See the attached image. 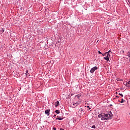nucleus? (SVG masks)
<instances>
[{
	"label": "nucleus",
	"instance_id": "1",
	"mask_svg": "<svg viewBox=\"0 0 130 130\" xmlns=\"http://www.w3.org/2000/svg\"><path fill=\"white\" fill-rule=\"evenodd\" d=\"M99 118H101L102 120H108L109 118L111 119L113 117L112 112H109V114L102 113L98 115Z\"/></svg>",
	"mask_w": 130,
	"mask_h": 130
},
{
	"label": "nucleus",
	"instance_id": "2",
	"mask_svg": "<svg viewBox=\"0 0 130 130\" xmlns=\"http://www.w3.org/2000/svg\"><path fill=\"white\" fill-rule=\"evenodd\" d=\"M78 114L79 116H83V115H84V114H85V113L83 111V108H80V109H78Z\"/></svg>",
	"mask_w": 130,
	"mask_h": 130
},
{
	"label": "nucleus",
	"instance_id": "3",
	"mask_svg": "<svg viewBox=\"0 0 130 130\" xmlns=\"http://www.w3.org/2000/svg\"><path fill=\"white\" fill-rule=\"evenodd\" d=\"M105 54H107V55L106 57H104V59L107 61H109V57L110 56V54L108 52H106Z\"/></svg>",
	"mask_w": 130,
	"mask_h": 130
},
{
	"label": "nucleus",
	"instance_id": "4",
	"mask_svg": "<svg viewBox=\"0 0 130 130\" xmlns=\"http://www.w3.org/2000/svg\"><path fill=\"white\" fill-rule=\"evenodd\" d=\"M96 70H98V67L95 66L91 69V70L90 71V73L91 74H93L94 73V72H95V71H96Z\"/></svg>",
	"mask_w": 130,
	"mask_h": 130
},
{
	"label": "nucleus",
	"instance_id": "5",
	"mask_svg": "<svg viewBox=\"0 0 130 130\" xmlns=\"http://www.w3.org/2000/svg\"><path fill=\"white\" fill-rule=\"evenodd\" d=\"M79 105V102H77L76 103H74L72 104V106L73 107V108H75V107H77Z\"/></svg>",
	"mask_w": 130,
	"mask_h": 130
},
{
	"label": "nucleus",
	"instance_id": "6",
	"mask_svg": "<svg viewBox=\"0 0 130 130\" xmlns=\"http://www.w3.org/2000/svg\"><path fill=\"white\" fill-rule=\"evenodd\" d=\"M49 112H50V109H48V110H46V111H45V114H47V115L48 116H49V115L50 114V113Z\"/></svg>",
	"mask_w": 130,
	"mask_h": 130
},
{
	"label": "nucleus",
	"instance_id": "7",
	"mask_svg": "<svg viewBox=\"0 0 130 130\" xmlns=\"http://www.w3.org/2000/svg\"><path fill=\"white\" fill-rule=\"evenodd\" d=\"M126 86L127 88H130V81H129L128 82H126Z\"/></svg>",
	"mask_w": 130,
	"mask_h": 130
},
{
	"label": "nucleus",
	"instance_id": "8",
	"mask_svg": "<svg viewBox=\"0 0 130 130\" xmlns=\"http://www.w3.org/2000/svg\"><path fill=\"white\" fill-rule=\"evenodd\" d=\"M81 98V94H77L75 95V98H78V99H80Z\"/></svg>",
	"mask_w": 130,
	"mask_h": 130
},
{
	"label": "nucleus",
	"instance_id": "9",
	"mask_svg": "<svg viewBox=\"0 0 130 130\" xmlns=\"http://www.w3.org/2000/svg\"><path fill=\"white\" fill-rule=\"evenodd\" d=\"M58 105H59V102L57 101V102L55 103V106L57 107V106H58Z\"/></svg>",
	"mask_w": 130,
	"mask_h": 130
},
{
	"label": "nucleus",
	"instance_id": "10",
	"mask_svg": "<svg viewBox=\"0 0 130 130\" xmlns=\"http://www.w3.org/2000/svg\"><path fill=\"white\" fill-rule=\"evenodd\" d=\"M56 119H58V120H62V119H63V118H62V117H59L58 118H56Z\"/></svg>",
	"mask_w": 130,
	"mask_h": 130
},
{
	"label": "nucleus",
	"instance_id": "11",
	"mask_svg": "<svg viewBox=\"0 0 130 130\" xmlns=\"http://www.w3.org/2000/svg\"><path fill=\"white\" fill-rule=\"evenodd\" d=\"M25 75H26V77H29L30 76V75H29V73H28V71H26Z\"/></svg>",
	"mask_w": 130,
	"mask_h": 130
},
{
	"label": "nucleus",
	"instance_id": "12",
	"mask_svg": "<svg viewBox=\"0 0 130 130\" xmlns=\"http://www.w3.org/2000/svg\"><path fill=\"white\" fill-rule=\"evenodd\" d=\"M60 113V112H59V110H56L55 111V113H56L57 114H59V113Z\"/></svg>",
	"mask_w": 130,
	"mask_h": 130
},
{
	"label": "nucleus",
	"instance_id": "13",
	"mask_svg": "<svg viewBox=\"0 0 130 130\" xmlns=\"http://www.w3.org/2000/svg\"><path fill=\"white\" fill-rule=\"evenodd\" d=\"M2 29L1 30V33H4L5 32V28H1Z\"/></svg>",
	"mask_w": 130,
	"mask_h": 130
},
{
	"label": "nucleus",
	"instance_id": "14",
	"mask_svg": "<svg viewBox=\"0 0 130 130\" xmlns=\"http://www.w3.org/2000/svg\"><path fill=\"white\" fill-rule=\"evenodd\" d=\"M127 55L128 57H130V52L128 51L127 53Z\"/></svg>",
	"mask_w": 130,
	"mask_h": 130
},
{
	"label": "nucleus",
	"instance_id": "15",
	"mask_svg": "<svg viewBox=\"0 0 130 130\" xmlns=\"http://www.w3.org/2000/svg\"><path fill=\"white\" fill-rule=\"evenodd\" d=\"M123 102H124V100H123V99H122L121 101H120V103H123Z\"/></svg>",
	"mask_w": 130,
	"mask_h": 130
},
{
	"label": "nucleus",
	"instance_id": "16",
	"mask_svg": "<svg viewBox=\"0 0 130 130\" xmlns=\"http://www.w3.org/2000/svg\"><path fill=\"white\" fill-rule=\"evenodd\" d=\"M119 95H120L121 97H123V94H122V93H119Z\"/></svg>",
	"mask_w": 130,
	"mask_h": 130
},
{
	"label": "nucleus",
	"instance_id": "17",
	"mask_svg": "<svg viewBox=\"0 0 130 130\" xmlns=\"http://www.w3.org/2000/svg\"><path fill=\"white\" fill-rule=\"evenodd\" d=\"M91 127H92V128H96V126L92 125Z\"/></svg>",
	"mask_w": 130,
	"mask_h": 130
},
{
	"label": "nucleus",
	"instance_id": "18",
	"mask_svg": "<svg viewBox=\"0 0 130 130\" xmlns=\"http://www.w3.org/2000/svg\"><path fill=\"white\" fill-rule=\"evenodd\" d=\"M99 54H102V53L100 51H98Z\"/></svg>",
	"mask_w": 130,
	"mask_h": 130
},
{
	"label": "nucleus",
	"instance_id": "19",
	"mask_svg": "<svg viewBox=\"0 0 130 130\" xmlns=\"http://www.w3.org/2000/svg\"><path fill=\"white\" fill-rule=\"evenodd\" d=\"M103 56H105V55H106L107 54H105V53L104 54H102Z\"/></svg>",
	"mask_w": 130,
	"mask_h": 130
},
{
	"label": "nucleus",
	"instance_id": "20",
	"mask_svg": "<svg viewBox=\"0 0 130 130\" xmlns=\"http://www.w3.org/2000/svg\"><path fill=\"white\" fill-rule=\"evenodd\" d=\"M87 108H89V109H91V108H90V106H87Z\"/></svg>",
	"mask_w": 130,
	"mask_h": 130
},
{
	"label": "nucleus",
	"instance_id": "21",
	"mask_svg": "<svg viewBox=\"0 0 130 130\" xmlns=\"http://www.w3.org/2000/svg\"><path fill=\"white\" fill-rule=\"evenodd\" d=\"M53 130H56V128L53 127Z\"/></svg>",
	"mask_w": 130,
	"mask_h": 130
},
{
	"label": "nucleus",
	"instance_id": "22",
	"mask_svg": "<svg viewBox=\"0 0 130 130\" xmlns=\"http://www.w3.org/2000/svg\"><path fill=\"white\" fill-rule=\"evenodd\" d=\"M60 130H64V129H63L62 128H60Z\"/></svg>",
	"mask_w": 130,
	"mask_h": 130
},
{
	"label": "nucleus",
	"instance_id": "23",
	"mask_svg": "<svg viewBox=\"0 0 130 130\" xmlns=\"http://www.w3.org/2000/svg\"><path fill=\"white\" fill-rule=\"evenodd\" d=\"M108 52L109 53V52H111V51L109 50Z\"/></svg>",
	"mask_w": 130,
	"mask_h": 130
},
{
	"label": "nucleus",
	"instance_id": "24",
	"mask_svg": "<svg viewBox=\"0 0 130 130\" xmlns=\"http://www.w3.org/2000/svg\"><path fill=\"white\" fill-rule=\"evenodd\" d=\"M116 97L117 98H119V96H116Z\"/></svg>",
	"mask_w": 130,
	"mask_h": 130
},
{
	"label": "nucleus",
	"instance_id": "25",
	"mask_svg": "<svg viewBox=\"0 0 130 130\" xmlns=\"http://www.w3.org/2000/svg\"><path fill=\"white\" fill-rule=\"evenodd\" d=\"M73 95H74V94L72 93V94H71V96H73Z\"/></svg>",
	"mask_w": 130,
	"mask_h": 130
},
{
	"label": "nucleus",
	"instance_id": "26",
	"mask_svg": "<svg viewBox=\"0 0 130 130\" xmlns=\"http://www.w3.org/2000/svg\"><path fill=\"white\" fill-rule=\"evenodd\" d=\"M117 94V92H116V94Z\"/></svg>",
	"mask_w": 130,
	"mask_h": 130
}]
</instances>
